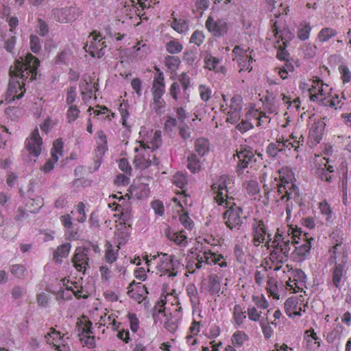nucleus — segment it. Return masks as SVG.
<instances>
[{
    "label": "nucleus",
    "instance_id": "1",
    "mask_svg": "<svg viewBox=\"0 0 351 351\" xmlns=\"http://www.w3.org/2000/svg\"><path fill=\"white\" fill-rule=\"evenodd\" d=\"M250 231L253 245L258 247L264 244L267 250H272L267 261L276 264L281 263L287 259L291 243L299 244L300 238L306 237V232L302 231L300 228L291 225L288 226L287 234L283 235L278 230L274 237L271 238L267 223L262 219L257 218H254L250 226Z\"/></svg>",
    "mask_w": 351,
    "mask_h": 351
},
{
    "label": "nucleus",
    "instance_id": "2",
    "mask_svg": "<svg viewBox=\"0 0 351 351\" xmlns=\"http://www.w3.org/2000/svg\"><path fill=\"white\" fill-rule=\"evenodd\" d=\"M39 64L38 58L31 53L26 55L24 58H21V60H16L15 64L9 69L10 80L8 90L5 93V102L10 103L23 97L26 92L25 82L35 80Z\"/></svg>",
    "mask_w": 351,
    "mask_h": 351
},
{
    "label": "nucleus",
    "instance_id": "3",
    "mask_svg": "<svg viewBox=\"0 0 351 351\" xmlns=\"http://www.w3.org/2000/svg\"><path fill=\"white\" fill-rule=\"evenodd\" d=\"M293 172L287 167H282L278 170V177L274 178L276 186L267 193V195L274 193V201L279 206H285L287 219L291 215L293 202L302 206V197L298 189L293 184Z\"/></svg>",
    "mask_w": 351,
    "mask_h": 351
},
{
    "label": "nucleus",
    "instance_id": "4",
    "mask_svg": "<svg viewBox=\"0 0 351 351\" xmlns=\"http://www.w3.org/2000/svg\"><path fill=\"white\" fill-rule=\"evenodd\" d=\"M268 257L264 259L262 263V269H257L254 274V280L258 286L264 284L265 278L267 276V271L272 270L274 271H280L282 274H287L288 280L285 283V289L291 293H304V289H306V276L301 269H295L293 270L291 267L286 264L288 258L282 263H271L267 261Z\"/></svg>",
    "mask_w": 351,
    "mask_h": 351
},
{
    "label": "nucleus",
    "instance_id": "5",
    "mask_svg": "<svg viewBox=\"0 0 351 351\" xmlns=\"http://www.w3.org/2000/svg\"><path fill=\"white\" fill-rule=\"evenodd\" d=\"M304 136H300L299 138L293 134L289 136V138H283L282 136L277 138L274 143H270L267 147V156L271 158H275L277 156H285L289 157L291 154V149L294 152H298L300 147H303Z\"/></svg>",
    "mask_w": 351,
    "mask_h": 351
},
{
    "label": "nucleus",
    "instance_id": "6",
    "mask_svg": "<svg viewBox=\"0 0 351 351\" xmlns=\"http://www.w3.org/2000/svg\"><path fill=\"white\" fill-rule=\"evenodd\" d=\"M146 265L148 267L154 265L156 269V274L160 276H167L173 278L178 274L179 261L174 258V255L160 253L158 255L146 256Z\"/></svg>",
    "mask_w": 351,
    "mask_h": 351
},
{
    "label": "nucleus",
    "instance_id": "7",
    "mask_svg": "<svg viewBox=\"0 0 351 351\" xmlns=\"http://www.w3.org/2000/svg\"><path fill=\"white\" fill-rule=\"evenodd\" d=\"M203 263L208 265H217L221 268L227 267V262L223 255L211 251V250L202 247L199 253L196 254L193 261H189L187 263V269L189 272L193 273L196 269H199Z\"/></svg>",
    "mask_w": 351,
    "mask_h": 351
},
{
    "label": "nucleus",
    "instance_id": "8",
    "mask_svg": "<svg viewBox=\"0 0 351 351\" xmlns=\"http://www.w3.org/2000/svg\"><path fill=\"white\" fill-rule=\"evenodd\" d=\"M230 183V179L227 175H222L219 176L217 181L211 184V193L214 197L215 203L217 204L218 206L228 207L231 205H236L232 201V197L228 195V191L227 187Z\"/></svg>",
    "mask_w": 351,
    "mask_h": 351
},
{
    "label": "nucleus",
    "instance_id": "9",
    "mask_svg": "<svg viewBox=\"0 0 351 351\" xmlns=\"http://www.w3.org/2000/svg\"><path fill=\"white\" fill-rule=\"evenodd\" d=\"M223 101L221 102V112L228 115L226 122L234 124L241 118V109H242V97L238 95L232 97L230 101L226 100L224 94L221 95Z\"/></svg>",
    "mask_w": 351,
    "mask_h": 351
},
{
    "label": "nucleus",
    "instance_id": "10",
    "mask_svg": "<svg viewBox=\"0 0 351 351\" xmlns=\"http://www.w3.org/2000/svg\"><path fill=\"white\" fill-rule=\"evenodd\" d=\"M271 32L276 38V47L278 48L277 58L280 60H286L288 53L286 51L287 44L293 39V34L287 28L278 29L276 22L271 27Z\"/></svg>",
    "mask_w": 351,
    "mask_h": 351
},
{
    "label": "nucleus",
    "instance_id": "11",
    "mask_svg": "<svg viewBox=\"0 0 351 351\" xmlns=\"http://www.w3.org/2000/svg\"><path fill=\"white\" fill-rule=\"evenodd\" d=\"M299 295L291 296L288 298L285 301V313L288 317L295 318L297 316H300L302 313H305V308H306V293L304 292H298Z\"/></svg>",
    "mask_w": 351,
    "mask_h": 351
},
{
    "label": "nucleus",
    "instance_id": "12",
    "mask_svg": "<svg viewBox=\"0 0 351 351\" xmlns=\"http://www.w3.org/2000/svg\"><path fill=\"white\" fill-rule=\"evenodd\" d=\"M139 135L140 141H138V146L136 148L144 147L148 149H158L160 147V131L147 130L145 128H141Z\"/></svg>",
    "mask_w": 351,
    "mask_h": 351
},
{
    "label": "nucleus",
    "instance_id": "13",
    "mask_svg": "<svg viewBox=\"0 0 351 351\" xmlns=\"http://www.w3.org/2000/svg\"><path fill=\"white\" fill-rule=\"evenodd\" d=\"M69 339V337L66 333H62L56 330L54 327L49 328L47 333L45 335V340L48 345L58 351H69V345L66 341Z\"/></svg>",
    "mask_w": 351,
    "mask_h": 351
},
{
    "label": "nucleus",
    "instance_id": "14",
    "mask_svg": "<svg viewBox=\"0 0 351 351\" xmlns=\"http://www.w3.org/2000/svg\"><path fill=\"white\" fill-rule=\"evenodd\" d=\"M330 88L328 85L322 82L319 79H313L310 81L309 89H308V94H309L310 101L316 103H323L324 101L328 96Z\"/></svg>",
    "mask_w": 351,
    "mask_h": 351
},
{
    "label": "nucleus",
    "instance_id": "15",
    "mask_svg": "<svg viewBox=\"0 0 351 351\" xmlns=\"http://www.w3.org/2000/svg\"><path fill=\"white\" fill-rule=\"evenodd\" d=\"M106 47L104 38L99 33L93 32L90 34V41L87 43L86 45L84 46V49L90 56L101 58L104 56V49Z\"/></svg>",
    "mask_w": 351,
    "mask_h": 351
},
{
    "label": "nucleus",
    "instance_id": "16",
    "mask_svg": "<svg viewBox=\"0 0 351 351\" xmlns=\"http://www.w3.org/2000/svg\"><path fill=\"white\" fill-rule=\"evenodd\" d=\"M309 121L313 122L310 126L309 136H308L309 147H313L317 145L322 139L326 123H324L322 117L320 116L316 117L315 114L309 117Z\"/></svg>",
    "mask_w": 351,
    "mask_h": 351
},
{
    "label": "nucleus",
    "instance_id": "17",
    "mask_svg": "<svg viewBox=\"0 0 351 351\" xmlns=\"http://www.w3.org/2000/svg\"><path fill=\"white\" fill-rule=\"evenodd\" d=\"M227 208L223 214V219H224L225 226L230 230H238L242 224V208L237 205L228 206V207H223Z\"/></svg>",
    "mask_w": 351,
    "mask_h": 351
},
{
    "label": "nucleus",
    "instance_id": "18",
    "mask_svg": "<svg viewBox=\"0 0 351 351\" xmlns=\"http://www.w3.org/2000/svg\"><path fill=\"white\" fill-rule=\"evenodd\" d=\"M156 149L141 148H134V158H133V165L136 168L141 170H145L150 167L153 162H156V156L152 153Z\"/></svg>",
    "mask_w": 351,
    "mask_h": 351
},
{
    "label": "nucleus",
    "instance_id": "19",
    "mask_svg": "<svg viewBox=\"0 0 351 351\" xmlns=\"http://www.w3.org/2000/svg\"><path fill=\"white\" fill-rule=\"evenodd\" d=\"M206 29L214 35L215 37H221L227 33L228 26L225 19H219L213 14L208 16L206 20Z\"/></svg>",
    "mask_w": 351,
    "mask_h": 351
},
{
    "label": "nucleus",
    "instance_id": "20",
    "mask_svg": "<svg viewBox=\"0 0 351 351\" xmlns=\"http://www.w3.org/2000/svg\"><path fill=\"white\" fill-rule=\"evenodd\" d=\"M233 157L238 159L237 171L239 173L243 172V170L254 161V152L247 146H240V148L237 149V152H235Z\"/></svg>",
    "mask_w": 351,
    "mask_h": 351
},
{
    "label": "nucleus",
    "instance_id": "21",
    "mask_svg": "<svg viewBox=\"0 0 351 351\" xmlns=\"http://www.w3.org/2000/svg\"><path fill=\"white\" fill-rule=\"evenodd\" d=\"M232 54H233V61L237 62L238 64L239 71H250L252 70V58L246 53V49L237 45L232 50Z\"/></svg>",
    "mask_w": 351,
    "mask_h": 351
},
{
    "label": "nucleus",
    "instance_id": "22",
    "mask_svg": "<svg viewBox=\"0 0 351 351\" xmlns=\"http://www.w3.org/2000/svg\"><path fill=\"white\" fill-rule=\"evenodd\" d=\"M89 248L77 247L75 250V254L73 256V267L75 270L83 274L88 268V262H89Z\"/></svg>",
    "mask_w": 351,
    "mask_h": 351
},
{
    "label": "nucleus",
    "instance_id": "23",
    "mask_svg": "<svg viewBox=\"0 0 351 351\" xmlns=\"http://www.w3.org/2000/svg\"><path fill=\"white\" fill-rule=\"evenodd\" d=\"M43 206V199L41 197L29 198L25 200V209L19 208L15 219L20 221L25 217L26 213H36Z\"/></svg>",
    "mask_w": 351,
    "mask_h": 351
},
{
    "label": "nucleus",
    "instance_id": "24",
    "mask_svg": "<svg viewBox=\"0 0 351 351\" xmlns=\"http://www.w3.org/2000/svg\"><path fill=\"white\" fill-rule=\"evenodd\" d=\"M315 166L319 171L320 179L323 181L330 182L331 177L329 173L334 172V166L330 164V161L326 157L317 156L316 160H315Z\"/></svg>",
    "mask_w": 351,
    "mask_h": 351
},
{
    "label": "nucleus",
    "instance_id": "25",
    "mask_svg": "<svg viewBox=\"0 0 351 351\" xmlns=\"http://www.w3.org/2000/svg\"><path fill=\"white\" fill-rule=\"evenodd\" d=\"M42 138L38 134V129L31 132L30 136L25 140V148L29 154L38 157L41 154Z\"/></svg>",
    "mask_w": 351,
    "mask_h": 351
},
{
    "label": "nucleus",
    "instance_id": "26",
    "mask_svg": "<svg viewBox=\"0 0 351 351\" xmlns=\"http://www.w3.org/2000/svg\"><path fill=\"white\" fill-rule=\"evenodd\" d=\"M245 120L255 123V125L258 127L265 128L269 123V121H271V118L263 111L250 108L248 112L245 113Z\"/></svg>",
    "mask_w": 351,
    "mask_h": 351
},
{
    "label": "nucleus",
    "instance_id": "27",
    "mask_svg": "<svg viewBox=\"0 0 351 351\" xmlns=\"http://www.w3.org/2000/svg\"><path fill=\"white\" fill-rule=\"evenodd\" d=\"M147 291L141 282L132 281L128 287V295L138 303H141L147 298Z\"/></svg>",
    "mask_w": 351,
    "mask_h": 351
},
{
    "label": "nucleus",
    "instance_id": "28",
    "mask_svg": "<svg viewBox=\"0 0 351 351\" xmlns=\"http://www.w3.org/2000/svg\"><path fill=\"white\" fill-rule=\"evenodd\" d=\"M75 9L71 7L55 8L51 11V15L55 21L60 23H68L75 20Z\"/></svg>",
    "mask_w": 351,
    "mask_h": 351
},
{
    "label": "nucleus",
    "instance_id": "29",
    "mask_svg": "<svg viewBox=\"0 0 351 351\" xmlns=\"http://www.w3.org/2000/svg\"><path fill=\"white\" fill-rule=\"evenodd\" d=\"M63 286L65 287V291H63V297L66 299H69L71 296L65 295V291L71 292L77 299L87 298V295L84 294V289L80 281H71L64 279L63 280Z\"/></svg>",
    "mask_w": 351,
    "mask_h": 351
},
{
    "label": "nucleus",
    "instance_id": "30",
    "mask_svg": "<svg viewBox=\"0 0 351 351\" xmlns=\"http://www.w3.org/2000/svg\"><path fill=\"white\" fill-rule=\"evenodd\" d=\"M158 73L154 76L153 86H152V96H163L165 93V84H164V75L158 68L155 67Z\"/></svg>",
    "mask_w": 351,
    "mask_h": 351
},
{
    "label": "nucleus",
    "instance_id": "31",
    "mask_svg": "<svg viewBox=\"0 0 351 351\" xmlns=\"http://www.w3.org/2000/svg\"><path fill=\"white\" fill-rule=\"evenodd\" d=\"M155 1L156 0H131L130 1L131 5H129V7L131 8H130V12H131V14H135L136 16L141 18L143 16V13H142L143 10L149 8Z\"/></svg>",
    "mask_w": 351,
    "mask_h": 351
},
{
    "label": "nucleus",
    "instance_id": "32",
    "mask_svg": "<svg viewBox=\"0 0 351 351\" xmlns=\"http://www.w3.org/2000/svg\"><path fill=\"white\" fill-rule=\"evenodd\" d=\"M165 236L169 241H173L180 247H185L188 243L186 232L183 230L174 232L171 229L167 228L165 229Z\"/></svg>",
    "mask_w": 351,
    "mask_h": 351
},
{
    "label": "nucleus",
    "instance_id": "33",
    "mask_svg": "<svg viewBox=\"0 0 351 351\" xmlns=\"http://www.w3.org/2000/svg\"><path fill=\"white\" fill-rule=\"evenodd\" d=\"M108 151V140L103 130L97 132V147L94 149L95 157L101 158L104 156V154Z\"/></svg>",
    "mask_w": 351,
    "mask_h": 351
},
{
    "label": "nucleus",
    "instance_id": "34",
    "mask_svg": "<svg viewBox=\"0 0 351 351\" xmlns=\"http://www.w3.org/2000/svg\"><path fill=\"white\" fill-rule=\"evenodd\" d=\"M162 302H163L165 309L171 310L172 312L177 313V314H180L181 311H182L180 305L179 298L174 294V292L167 295Z\"/></svg>",
    "mask_w": 351,
    "mask_h": 351
},
{
    "label": "nucleus",
    "instance_id": "35",
    "mask_svg": "<svg viewBox=\"0 0 351 351\" xmlns=\"http://www.w3.org/2000/svg\"><path fill=\"white\" fill-rule=\"evenodd\" d=\"M219 64L220 60L216 56L208 54L206 56V57H204V65H206V69L217 73L225 74V66H219Z\"/></svg>",
    "mask_w": 351,
    "mask_h": 351
},
{
    "label": "nucleus",
    "instance_id": "36",
    "mask_svg": "<svg viewBox=\"0 0 351 351\" xmlns=\"http://www.w3.org/2000/svg\"><path fill=\"white\" fill-rule=\"evenodd\" d=\"M130 195L137 199H143L149 195V187L145 184H132L130 187Z\"/></svg>",
    "mask_w": 351,
    "mask_h": 351
},
{
    "label": "nucleus",
    "instance_id": "37",
    "mask_svg": "<svg viewBox=\"0 0 351 351\" xmlns=\"http://www.w3.org/2000/svg\"><path fill=\"white\" fill-rule=\"evenodd\" d=\"M116 318L117 316L115 314L107 311L104 313L103 315H101L100 325L106 326L108 328H110L113 330H117L120 323L117 322Z\"/></svg>",
    "mask_w": 351,
    "mask_h": 351
},
{
    "label": "nucleus",
    "instance_id": "38",
    "mask_svg": "<svg viewBox=\"0 0 351 351\" xmlns=\"http://www.w3.org/2000/svg\"><path fill=\"white\" fill-rule=\"evenodd\" d=\"M60 221H61L62 226L66 230V234H68L69 239L76 240L77 239V233L76 231H73V223L72 222V218L69 214L64 215L60 217Z\"/></svg>",
    "mask_w": 351,
    "mask_h": 351
},
{
    "label": "nucleus",
    "instance_id": "39",
    "mask_svg": "<svg viewBox=\"0 0 351 351\" xmlns=\"http://www.w3.org/2000/svg\"><path fill=\"white\" fill-rule=\"evenodd\" d=\"M302 241V244L295 246V250L293 252V259H294V261L299 263L306 259L307 253L306 237H301L300 241Z\"/></svg>",
    "mask_w": 351,
    "mask_h": 351
},
{
    "label": "nucleus",
    "instance_id": "40",
    "mask_svg": "<svg viewBox=\"0 0 351 351\" xmlns=\"http://www.w3.org/2000/svg\"><path fill=\"white\" fill-rule=\"evenodd\" d=\"M320 215L325 217L326 223H331L334 219V213L331 209L330 205L326 199H324L319 203L317 204Z\"/></svg>",
    "mask_w": 351,
    "mask_h": 351
},
{
    "label": "nucleus",
    "instance_id": "41",
    "mask_svg": "<svg viewBox=\"0 0 351 351\" xmlns=\"http://www.w3.org/2000/svg\"><path fill=\"white\" fill-rule=\"evenodd\" d=\"M346 97L342 93L341 96H339L335 94L334 96L330 97V99L328 100L324 105L330 106V108H335V110H346L348 109L346 104L345 102Z\"/></svg>",
    "mask_w": 351,
    "mask_h": 351
},
{
    "label": "nucleus",
    "instance_id": "42",
    "mask_svg": "<svg viewBox=\"0 0 351 351\" xmlns=\"http://www.w3.org/2000/svg\"><path fill=\"white\" fill-rule=\"evenodd\" d=\"M343 270H344V262L335 263V267L332 269V282L335 288L339 289L342 280Z\"/></svg>",
    "mask_w": 351,
    "mask_h": 351
},
{
    "label": "nucleus",
    "instance_id": "43",
    "mask_svg": "<svg viewBox=\"0 0 351 351\" xmlns=\"http://www.w3.org/2000/svg\"><path fill=\"white\" fill-rule=\"evenodd\" d=\"M194 149H195L196 154H199L200 157H203L210 150V143L205 138H196L195 143H194Z\"/></svg>",
    "mask_w": 351,
    "mask_h": 351
},
{
    "label": "nucleus",
    "instance_id": "44",
    "mask_svg": "<svg viewBox=\"0 0 351 351\" xmlns=\"http://www.w3.org/2000/svg\"><path fill=\"white\" fill-rule=\"evenodd\" d=\"M106 252H104V260L109 264H112L117 261L118 256L119 246L113 247L110 242H106L104 244Z\"/></svg>",
    "mask_w": 351,
    "mask_h": 351
},
{
    "label": "nucleus",
    "instance_id": "45",
    "mask_svg": "<svg viewBox=\"0 0 351 351\" xmlns=\"http://www.w3.org/2000/svg\"><path fill=\"white\" fill-rule=\"evenodd\" d=\"M245 311L243 308L239 305L235 304L233 307V312H232V319H233V324L237 326H240L243 324V321L245 320Z\"/></svg>",
    "mask_w": 351,
    "mask_h": 351
},
{
    "label": "nucleus",
    "instance_id": "46",
    "mask_svg": "<svg viewBox=\"0 0 351 351\" xmlns=\"http://www.w3.org/2000/svg\"><path fill=\"white\" fill-rule=\"evenodd\" d=\"M267 293L269 296L274 300H278L280 295L278 294V281L274 278L267 276Z\"/></svg>",
    "mask_w": 351,
    "mask_h": 351
},
{
    "label": "nucleus",
    "instance_id": "47",
    "mask_svg": "<svg viewBox=\"0 0 351 351\" xmlns=\"http://www.w3.org/2000/svg\"><path fill=\"white\" fill-rule=\"evenodd\" d=\"M208 291L210 295H215L220 291V278L217 274L208 276Z\"/></svg>",
    "mask_w": 351,
    "mask_h": 351
},
{
    "label": "nucleus",
    "instance_id": "48",
    "mask_svg": "<svg viewBox=\"0 0 351 351\" xmlns=\"http://www.w3.org/2000/svg\"><path fill=\"white\" fill-rule=\"evenodd\" d=\"M70 250L71 245L69 243H64L58 246L53 254V258H54L55 262H60L62 258L67 257Z\"/></svg>",
    "mask_w": 351,
    "mask_h": 351
},
{
    "label": "nucleus",
    "instance_id": "49",
    "mask_svg": "<svg viewBox=\"0 0 351 351\" xmlns=\"http://www.w3.org/2000/svg\"><path fill=\"white\" fill-rule=\"evenodd\" d=\"M171 28L178 34H183L188 30V23L182 18L172 17Z\"/></svg>",
    "mask_w": 351,
    "mask_h": 351
},
{
    "label": "nucleus",
    "instance_id": "50",
    "mask_svg": "<svg viewBox=\"0 0 351 351\" xmlns=\"http://www.w3.org/2000/svg\"><path fill=\"white\" fill-rule=\"evenodd\" d=\"M165 101L162 96H153V102H152V109L158 114H161L165 111Z\"/></svg>",
    "mask_w": 351,
    "mask_h": 351
},
{
    "label": "nucleus",
    "instance_id": "51",
    "mask_svg": "<svg viewBox=\"0 0 351 351\" xmlns=\"http://www.w3.org/2000/svg\"><path fill=\"white\" fill-rule=\"evenodd\" d=\"M187 168H189V170L193 173L199 172L201 169L199 160L193 153L189 154V156H187Z\"/></svg>",
    "mask_w": 351,
    "mask_h": 351
},
{
    "label": "nucleus",
    "instance_id": "52",
    "mask_svg": "<svg viewBox=\"0 0 351 351\" xmlns=\"http://www.w3.org/2000/svg\"><path fill=\"white\" fill-rule=\"evenodd\" d=\"M343 239L341 237H339L338 240H337V243H335V245L332 246L328 250V253H330V258H328V263L330 264H337L336 263V260H337V257H339V249L341 248V245H342Z\"/></svg>",
    "mask_w": 351,
    "mask_h": 351
},
{
    "label": "nucleus",
    "instance_id": "53",
    "mask_svg": "<svg viewBox=\"0 0 351 351\" xmlns=\"http://www.w3.org/2000/svg\"><path fill=\"white\" fill-rule=\"evenodd\" d=\"M75 217V221L80 223H84L87 219L86 213H84V204L82 202L75 204V212H71Z\"/></svg>",
    "mask_w": 351,
    "mask_h": 351
},
{
    "label": "nucleus",
    "instance_id": "54",
    "mask_svg": "<svg viewBox=\"0 0 351 351\" xmlns=\"http://www.w3.org/2000/svg\"><path fill=\"white\" fill-rule=\"evenodd\" d=\"M336 30L331 27H324L318 33V40L320 42L324 43L328 41L332 38L335 37Z\"/></svg>",
    "mask_w": 351,
    "mask_h": 351
},
{
    "label": "nucleus",
    "instance_id": "55",
    "mask_svg": "<svg viewBox=\"0 0 351 351\" xmlns=\"http://www.w3.org/2000/svg\"><path fill=\"white\" fill-rule=\"evenodd\" d=\"M165 64L169 71L176 72L180 65V59L178 56H168L165 57Z\"/></svg>",
    "mask_w": 351,
    "mask_h": 351
},
{
    "label": "nucleus",
    "instance_id": "56",
    "mask_svg": "<svg viewBox=\"0 0 351 351\" xmlns=\"http://www.w3.org/2000/svg\"><path fill=\"white\" fill-rule=\"evenodd\" d=\"M80 114V110L76 106H69L68 110H66V114H65V117H66V122H68L69 124L73 123L76 119H77V118H79Z\"/></svg>",
    "mask_w": 351,
    "mask_h": 351
},
{
    "label": "nucleus",
    "instance_id": "57",
    "mask_svg": "<svg viewBox=\"0 0 351 351\" xmlns=\"http://www.w3.org/2000/svg\"><path fill=\"white\" fill-rule=\"evenodd\" d=\"M247 340V335L241 330H238L232 335V344L234 346L241 347Z\"/></svg>",
    "mask_w": 351,
    "mask_h": 351
},
{
    "label": "nucleus",
    "instance_id": "58",
    "mask_svg": "<svg viewBox=\"0 0 351 351\" xmlns=\"http://www.w3.org/2000/svg\"><path fill=\"white\" fill-rule=\"evenodd\" d=\"M165 50L171 54H178L182 51V45L176 40L165 43Z\"/></svg>",
    "mask_w": 351,
    "mask_h": 351
},
{
    "label": "nucleus",
    "instance_id": "59",
    "mask_svg": "<svg viewBox=\"0 0 351 351\" xmlns=\"http://www.w3.org/2000/svg\"><path fill=\"white\" fill-rule=\"evenodd\" d=\"M186 293H187V296H189V301H191L193 306L198 304L199 300L197 295L196 287L193 284H189V285L186 287Z\"/></svg>",
    "mask_w": 351,
    "mask_h": 351
},
{
    "label": "nucleus",
    "instance_id": "60",
    "mask_svg": "<svg viewBox=\"0 0 351 351\" xmlns=\"http://www.w3.org/2000/svg\"><path fill=\"white\" fill-rule=\"evenodd\" d=\"M118 112H119V114H121L123 127L130 128V125L127 123V119H128V117H130V113L128 112V108H127L126 103L122 102L119 104V106H118Z\"/></svg>",
    "mask_w": 351,
    "mask_h": 351
},
{
    "label": "nucleus",
    "instance_id": "61",
    "mask_svg": "<svg viewBox=\"0 0 351 351\" xmlns=\"http://www.w3.org/2000/svg\"><path fill=\"white\" fill-rule=\"evenodd\" d=\"M97 90V84L96 83H85V86L82 88V95L84 97L90 99L92 98L95 93Z\"/></svg>",
    "mask_w": 351,
    "mask_h": 351
},
{
    "label": "nucleus",
    "instance_id": "62",
    "mask_svg": "<svg viewBox=\"0 0 351 351\" xmlns=\"http://www.w3.org/2000/svg\"><path fill=\"white\" fill-rule=\"evenodd\" d=\"M62 141L61 138H58L53 143V147L51 151V158H59L62 156Z\"/></svg>",
    "mask_w": 351,
    "mask_h": 351
},
{
    "label": "nucleus",
    "instance_id": "63",
    "mask_svg": "<svg viewBox=\"0 0 351 351\" xmlns=\"http://www.w3.org/2000/svg\"><path fill=\"white\" fill-rule=\"evenodd\" d=\"M172 182H173V184H175L176 186L182 190L186 184V177L182 174V173L177 172L175 176H173Z\"/></svg>",
    "mask_w": 351,
    "mask_h": 351
},
{
    "label": "nucleus",
    "instance_id": "64",
    "mask_svg": "<svg viewBox=\"0 0 351 351\" xmlns=\"http://www.w3.org/2000/svg\"><path fill=\"white\" fill-rule=\"evenodd\" d=\"M339 73H340V77H341L342 83L348 84L351 80V72L347 66L344 64H340L339 66Z\"/></svg>",
    "mask_w": 351,
    "mask_h": 351
}]
</instances>
